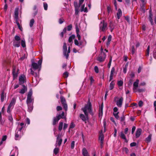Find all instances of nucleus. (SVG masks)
Here are the masks:
<instances>
[{
	"label": "nucleus",
	"instance_id": "f257e3e1",
	"mask_svg": "<svg viewBox=\"0 0 156 156\" xmlns=\"http://www.w3.org/2000/svg\"><path fill=\"white\" fill-rule=\"evenodd\" d=\"M21 37L20 36L16 35L13 40L12 45L15 47H19L20 45Z\"/></svg>",
	"mask_w": 156,
	"mask_h": 156
},
{
	"label": "nucleus",
	"instance_id": "f03ea898",
	"mask_svg": "<svg viewBox=\"0 0 156 156\" xmlns=\"http://www.w3.org/2000/svg\"><path fill=\"white\" fill-rule=\"evenodd\" d=\"M63 53L64 56L66 57V59H67L69 56V53H70L71 50L70 47L68 48L67 51V47L66 43L65 42L64 43L62 48Z\"/></svg>",
	"mask_w": 156,
	"mask_h": 156
},
{
	"label": "nucleus",
	"instance_id": "7ed1b4c3",
	"mask_svg": "<svg viewBox=\"0 0 156 156\" xmlns=\"http://www.w3.org/2000/svg\"><path fill=\"white\" fill-rule=\"evenodd\" d=\"M85 108L86 110H87L88 111L89 113L91 115H94V113L93 112V108L92 107V105L91 102H90V99H88L87 103L85 107L82 108V109H84Z\"/></svg>",
	"mask_w": 156,
	"mask_h": 156
},
{
	"label": "nucleus",
	"instance_id": "20e7f679",
	"mask_svg": "<svg viewBox=\"0 0 156 156\" xmlns=\"http://www.w3.org/2000/svg\"><path fill=\"white\" fill-rule=\"evenodd\" d=\"M106 55L105 53H101L98 55L97 58V60L100 62H102L104 61Z\"/></svg>",
	"mask_w": 156,
	"mask_h": 156
},
{
	"label": "nucleus",
	"instance_id": "39448f33",
	"mask_svg": "<svg viewBox=\"0 0 156 156\" xmlns=\"http://www.w3.org/2000/svg\"><path fill=\"white\" fill-rule=\"evenodd\" d=\"M107 23L105 22L103 20L101 22L99 25L100 30H101L103 32L105 31L107 29Z\"/></svg>",
	"mask_w": 156,
	"mask_h": 156
},
{
	"label": "nucleus",
	"instance_id": "423d86ee",
	"mask_svg": "<svg viewBox=\"0 0 156 156\" xmlns=\"http://www.w3.org/2000/svg\"><path fill=\"white\" fill-rule=\"evenodd\" d=\"M60 99L61 103L62 105L64 108L65 111H66L68 109V106L65 98L64 97L61 96L60 97Z\"/></svg>",
	"mask_w": 156,
	"mask_h": 156
},
{
	"label": "nucleus",
	"instance_id": "0eeeda50",
	"mask_svg": "<svg viewBox=\"0 0 156 156\" xmlns=\"http://www.w3.org/2000/svg\"><path fill=\"white\" fill-rule=\"evenodd\" d=\"M11 60L10 58H7L4 60L3 62V66L6 68L10 67L11 66Z\"/></svg>",
	"mask_w": 156,
	"mask_h": 156
},
{
	"label": "nucleus",
	"instance_id": "6e6552de",
	"mask_svg": "<svg viewBox=\"0 0 156 156\" xmlns=\"http://www.w3.org/2000/svg\"><path fill=\"white\" fill-rule=\"evenodd\" d=\"M19 82L20 85H23L24 83L26 82V77L24 75H21L19 76Z\"/></svg>",
	"mask_w": 156,
	"mask_h": 156
},
{
	"label": "nucleus",
	"instance_id": "1a4fd4ad",
	"mask_svg": "<svg viewBox=\"0 0 156 156\" xmlns=\"http://www.w3.org/2000/svg\"><path fill=\"white\" fill-rule=\"evenodd\" d=\"M19 8H16L15 9L14 12V15L13 16L14 20L19 19Z\"/></svg>",
	"mask_w": 156,
	"mask_h": 156
},
{
	"label": "nucleus",
	"instance_id": "9d476101",
	"mask_svg": "<svg viewBox=\"0 0 156 156\" xmlns=\"http://www.w3.org/2000/svg\"><path fill=\"white\" fill-rule=\"evenodd\" d=\"M139 81V80L137 79L133 83V90L134 92H137V88L138 87Z\"/></svg>",
	"mask_w": 156,
	"mask_h": 156
},
{
	"label": "nucleus",
	"instance_id": "9b49d317",
	"mask_svg": "<svg viewBox=\"0 0 156 156\" xmlns=\"http://www.w3.org/2000/svg\"><path fill=\"white\" fill-rule=\"evenodd\" d=\"M19 71V69L17 70V72H16V67L14 66H13V69H12V74L13 77V80H14L15 78H16L17 76L18 73L17 72Z\"/></svg>",
	"mask_w": 156,
	"mask_h": 156
},
{
	"label": "nucleus",
	"instance_id": "f8f14e48",
	"mask_svg": "<svg viewBox=\"0 0 156 156\" xmlns=\"http://www.w3.org/2000/svg\"><path fill=\"white\" fill-rule=\"evenodd\" d=\"M123 98L121 97L118 100L116 101V105L119 107H121L122 106Z\"/></svg>",
	"mask_w": 156,
	"mask_h": 156
},
{
	"label": "nucleus",
	"instance_id": "ddd939ff",
	"mask_svg": "<svg viewBox=\"0 0 156 156\" xmlns=\"http://www.w3.org/2000/svg\"><path fill=\"white\" fill-rule=\"evenodd\" d=\"M15 23L17 24V26H18L19 29V30L21 31H22L23 28H22V26L20 25V24L19 22L20 21V23H21V21H22L21 20L19 19V20H15Z\"/></svg>",
	"mask_w": 156,
	"mask_h": 156
},
{
	"label": "nucleus",
	"instance_id": "4468645a",
	"mask_svg": "<svg viewBox=\"0 0 156 156\" xmlns=\"http://www.w3.org/2000/svg\"><path fill=\"white\" fill-rule=\"evenodd\" d=\"M23 88L21 89L19 93L21 94H24L27 90V87L24 85H22Z\"/></svg>",
	"mask_w": 156,
	"mask_h": 156
},
{
	"label": "nucleus",
	"instance_id": "2eb2a0df",
	"mask_svg": "<svg viewBox=\"0 0 156 156\" xmlns=\"http://www.w3.org/2000/svg\"><path fill=\"white\" fill-rule=\"evenodd\" d=\"M39 67V65L37 63L33 62L31 65V68L33 69L34 70H36L38 69Z\"/></svg>",
	"mask_w": 156,
	"mask_h": 156
},
{
	"label": "nucleus",
	"instance_id": "dca6fc26",
	"mask_svg": "<svg viewBox=\"0 0 156 156\" xmlns=\"http://www.w3.org/2000/svg\"><path fill=\"white\" fill-rule=\"evenodd\" d=\"M142 130L140 128L138 129L136 133V137L137 138L139 137L141 134Z\"/></svg>",
	"mask_w": 156,
	"mask_h": 156
},
{
	"label": "nucleus",
	"instance_id": "f3484780",
	"mask_svg": "<svg viewBox=\"0 0 156 156\" xmlns=\"http://www.w3.org/2000/svg\"><path fill=\"white\" fill-rule=\"evenodd\" d=\"M153 14L152 13L151 11L150 10L149 11V15L148 17V19L149 21L151 23L152 25L153 24V22L152 19Z\"/></svg>",
	"mask_w": 156,
	"mask_h": 156
},
{
	"label": "nucleus",
	"instance_id": "a211bd4d",
	"mask_svg": "<svg viewBox=\"0 0 156 156\" xmlns=\"http://www.w3.org/2000/svg\"><path fill=\"white\" fill-rule=\"evenodd\" d=\"M20 134L21 133H20V132H19L18 131H16L15 134V139L16 140H19L20 139L21 137V135Z\"/></svg>",
	"mask_w": 156,
	"mask_h": 156
},
{
	"label": "nucleus",
	"instance_id": "6ab92c4d",
	"mask_svg": "<svg viewBox=\"0 0 156 156\" xmlns=\"http://www.w3.org/2000/svg\"><path fill=\"white\" fill-rule=\"evenodd\" d=\"M80 117L82 120L85 123H87L86 120L87 119L86 117L84 115L81 114L80 115Z\"/></svg>",
	"mask_w": 156,
	"mask_h": 156
},
{
	"label": "nucleus",
	"instance_id": "aec40b11",
	"mask_svg": "<svg viewBox=\"0 0 156 156\" xmlns=\"http://www.w3.org/2000/svg\"><path fill=\"white\" fill-rule=\"evenodd\" d=\"M82 154L83 156H89L88 151L85 148H83L82 150Z\"/></svg>",
	"mask_w": 156,
	"mask_h": 156
},
{
	"label": "nucleus",
	"instance_id": "412c9836",
	"mask_svg": "<svg viewBox=\"0 0 156 156\" xmlns=\"http://www.w3.org/2000/svg\"><path fill=\"white\" fill-rule=\"evenodd\" d=\"M122 11L120 9L118 10V12L117 13V16L118 19H119L120 17L122 16Z\"/></svg>",
	"mask_w": 156,
	"mask_h": 156
},
{
	"label": "nucleus",
	"instance_id": "4be33fe9",
	"mask_svg": "<svg viewBox=\"0 0 156 156\" xmlns=\"http://www.w3.org/2000/svg\"><path fill=\"white\" fill-rule=\"evenodd\" d=\"M8 119L10 122L9 124L11 126H12L13 124V119L12 115L11 114H10V115L8 116Z\"/></svg>",
	"mask_w": 156,
	"mask_h": 156
},
{
	"label": "nucleus",
	"instance_id": "5701e85b",
	"mask_svg": "<svg viewBox=\"0 0 156 156\" xmlns=\"http://www.w3.org/2000/svg\"><path fill=\"white\" fill-rule=\"evenodd\" d=\"M103 104H102L101 106L99 108V116L100 117L101 116H102L103 115Z\"/></svg>",
	"mask_w": 156,
	"mask_h": 156
},
{
	"label": "nucleus",
	"instance_id": "b1692460",
	"mask_svg": "<svg viewBox=\"0 0 156 156\" xmlns=\"http://www.w3.org/2000/svg\"><path fill=\"white\" fill-rule=\"evenodd\" d=\"M58 119L59 118V120L61 119H63L65 118V120L66 121V118L64 117V112H62L61 114H59L58 116H56Z\"/></svg>",
	"mask_w": 156,
	"mask_h": 156
},
{
	"label": "nucleus",
	"instance_id": "393cba45",
	"mask_svg": "<svg viewBox=\"0 0 156 156\" xmlns=\"http://www.w3.org/2000/svg\"><path fill=\"white\" fill-rule=\"evenodd\" d=\"M146 3L142 4L140 6V11L143 13H144L145 12V5Z\"/></svg>",
	"mask_w": 156,
	"mask_h": 156
},
{
	"label": "nucleus",
	"instance_id": "a878e982",
	"mask_svg": "<svg viewBox=\"0 0 156 156\" xmlns=\"http://www.w3.org/2000/svg\"><path fill=\"white\" fill-rule=\"evenodd\" d=\"M109 27L111 32H112L114 28V23L112 21H111L109 23Z\"/></svg>",
	"mask_w": 156,
	"mask_h": 156
},
{
	"label": "nucleus",
	"instance_id": "bb28decb",
	"mask_svg": "<svg viewBox=\"0 0 156 156\" xmlns=\"http://www.w3.org/2000/svg\"><path fill=\"white\" fill-rule=\"evenodd\" d=\"M112 38V36L111 35H109L108 36L107 39V41L106 43V46L108 47L110 44V42L111 41Z\"/></svg>",
	"mask_w": 156,
	"mask_h": 156
},
{
	"label": "nucleus",
	"instance_id": "cd10ccee",
	"mask_svg": "<svg viewBox=\"0 0 156 156\" xmlns=\"http://www.w3.org/2000/svg\"><path fill=\"white\" fill-rule=\"evenodd\" d=\"M59 120V118L58 119L56 117H55L53 118V125H55L58 122V120Z\"/></svg>",
	"mask_w": 156,
	"mask_h": 156
},
{
	"label": "nucleus",
	"instance_id": "c85d7f7f",
	"mask_svg": "<svg viewBox=\"0 0 156 156\" xmlns=\"http://www.w3.org/2000/svg\"><path fill=\"white\" fill-rule=\"evenodd\" d=\"M6 97L5 94H4V91H3L1 94V100L2 102H3L4 100V98Z\"/></svg>",
	"mask_w": 156,
	"mask_h": 156
},
{
	"label": "nucleus",
	"instance_id": "c756f323",
	"mask_svg": "<svg viewBox=\"0 0 156 156\" xmlns=\"http://www.w3.org/2000/svg\"><path fill=\"white\" fill-rule=\"evenodd\" d=\"M73 4L75 9H79L80 5H80L79 3L78 5L77 2H74Z\"/></svg>",
	"mask_w": 156,
	"mask_h": 156
},
{
	"label": "nucleus",
	"instance_id": "7c9ffc66",
	"mask_svg": "<svg viewBox=\"0 0 156 156\" xmlns=\"http://www.w3.org/2000/svg\"><path fill=\"white\" fill-rule=\"evenodd\" d=\"M16 102V99L15 98H12L9 104L14 106Z\"/></svg>",
	"mask_w": 156,
	"mask_h": 156
},
{
	"label": "nucleus",
	"instance_id": "2f4dec72",
	"mask_svg": "<svg viewBox=\"0 0 156 156\" xmlns=\"http://www.w3.org/2000/svg\"><path fill=\"white\" fill-rule=\"evenodd\" d=\"M62 140V139H59L58 140H57L56 141V144H57V145L58 146H60L61 144Z\"/></svg>",
	"mask_w": 156,
	"mask_h": 156
},
{
	"label": "nucleus",
	"instance_id": "473e14b6",
	"mask_svg": "<svg viewBox=\"0 0 156 156\" xmlns=\"http://www.w3.org/2000/svg\"><path fill=\"white\" fill-rule=\"evenodd\" d=\"M114 85L115 83L113 81H112L110 83L109 85V90H111L114 88Z\"/></svg>",
	"mask_w": 156,
	"mask_h": 156
},
{
	"label": "nucleus",
	"instance_id": "72a5a7b5",
	"mask_svg": "<svg viewBox=\"0 0 156 156\" xmlns=\"http://www.w3.org/2000/svg\"><path fill=\"white\" fill-rule=\"evenodd\" d=\"M28 108V111L29 112H31L33 110V107L32 105L30 104H27Z\"/></svg>",
	"mask_w": 156,
	"mask_h": 156
},
{
	"label": "nucleus",
	"instance_id": "f704fd0d",
	"mask_svg": "<svg viewBox=\"0 0 156 156\" xmlns=\"http://www.w3.org/2000/svg\"><path fill=\"white\" fill-rule=\"evenodd\" d=\"M20 43H21V46L23 48H25L26 47V42L24 39L23 40H21Z\"/></svg>",
	"mask_w": 156,
	"mask_h": 156
},
{
	"label": "nucleus",
	"instance_id": "c9c22d12",
	"mask_svg": "<svg viewBox=\"0 0 156 156\" xmlns=\"http://www.w3.org/2000/svg\"><path fill=\"white\" fill-rule=\"evenodd\" d=\"M152 135L150 134L146 138V141L148 143L150 142L151 140Z\"/></svg>",
	"mask_w": 156,
	"mask_h": 156
},
{
	"label": "nucleus",
	"instance_id": "e433bc0d",
	"mask_svg": "<svg viewBox=\"0 0 156 156\" xmlns=\"http://www.w3.org/2000/svg\"><path fill=\"white\" fill-rule=\"evenodd\" d=\"M32 100L31 97H27V104H30L32 102Z\"/></svg>",
	"mask_w": 156,
	"mask_h": 156
},
{
	"label": "nucleus",
	"instance_id": "4c0bfd02",
	"mask_svg": "<svg viewBox=\"0 0 156 156\" xmlns=\"http://www.w3.org/2000/svg\"><path fill=\"white\" fill-rule=\"evenodd\" d=\"M63 123L62 122H60L59 123V126H58V130L61 131L62 129V126H63Z\"/></svg>",
	"mask_w": 156,
	"mask_h": 156
},
{
	"label": "nucleus",
	"instance_id": "58836bf2",
	"mask_svg": "<svg viewBox=\"0 0 156 156\" xmlns=\"http://www.w3.org/2000/svg\"><path fill=\"white\" fill-rule=\"evenodd\" d=\"M82 110L83 111V112H84V114L85 115V116L86 117V118H87V119H88V112H87V111L86 110L85 108L84 109H82Z\"/></svg>",
	"mask_w": 156,
	"mask_h": 156
},
{
	"label": "nucleus",
	"instance_id": "ea45409f",
	"mask_svg": "<svg viewBox=\"0 0 156 156\" xmlns=\"http://www.w3.org/2000/svg\"><path fill=\"white\" fill-rule=\"evenodd\" d=\"M125 120V117L124 115H123L122 117H121L120 118V121L121 122H123V124L124 125L126 124V122L124 121Z\"/></svg>",
	"mask_w": 156,
	"mask_h": 156
},
{
	"label": "nucleus",
	"instance_id": "a19ab883",
	"mask_svg": "<svg viewBox=\"0 0 156 156\" xmlns=\"http://www.w3.org/2000/svg\"><path fill=\"white\" fill-rule=\"evenodd\" d=\"M120 137L122 139L125 140H126V136L122 132L121 133V135L120 136Z\"/></svg>",
	"mask_w": 156,
	"mask_h": 156
},
{
	"label": "nucleus",
	"instance_id": "79ce46f5",
	"mask_svg": "<svg viewBox=\"0 0 156 156\" xmlns=\"http://www.w3.org/2000/svg\"><path fill=\"white\" fill-rule=\"evenodd\" d=\"M34 22V19H32L30 20V27H33Z\"/></svg>",
	"mask_w": 156,
	"mask_h": 156
},
{
	"label": "nucleus",
	"instance_id": "37998d69",
	"mask_svg": "<svg viewBox=\"0 0 156 156\" xmlns=\"http://www.w3.org/2000/svg\"><path fill=\"white\" fill-rule=\"evenodd\" d=\"M123 81L120 80L118 81L117 84L119 87H121L123 85Z\"/></svg>",
	"mask_w": 156,
	"mask_h": 156
},
{
	"label": "nucleus",
	"instance_id": "c03bdc74",
	"mask_svg": "<svg viewBox=\"0 0 156 156\" xmlns=\"http://www.w3.org/2000/svg\"><path fill=\"white\" fill-rule=\"evenodd\" d=\"M107 11L108 13H109L110 12H112V10L111 8V6L110 5L108 6L107 7Z\"/></svg>",
	"mask_w": 156,
	"mask_h": 156
},
{
	"label": "nucleus",
	"instance_id": "a18cd8bd",
	"mask_svg": "<svg viewBox=\"0 0 156 156\" xmlns=\"http://www.w3.org/2000/svg\"><path fill=\"white\" fill-rule=\"evenodd\" d=\"M131 51L132 54V55H133L134 54V53L135 52V47H134V46L133 45L131 46Z\"/></svg>",
	"mask_w": 156,
	"mask_h": 156
},
{
	"label": "nucleus",
	"instance_id": "49530a36",
	"mask_svg": "<svg viewBox=\"0 0 156 156\" xmlns=\"http://www.w3.org/2000/svg\"><path fill=\"white\" fill-rule=\"evenodd\" d=\"M59 151V149L58 148L56 147L54 150V153L55 155H56Z\"/></svg>",
	"mask_w": 156,
	"mask_h": 156
},
{
	"label": "nucleus",
	"instance_id": "de8ad7c7",
	"mask_svg": "<svg viewBox=\"0 0 156 156\" xmlns=\"http://www.w3.org/2000/svg\"><path fill=\"white\" fill-rule=\"evenodd\" d=\"M32 94V91L31 89H30L29 91L27 97H31Z\"/></svg>",
	"mask_w": 156,
	"mask_h": 156
},
{
	"label": "nucleus",
	"instance_id": "09e8293b",
	"mask_svg": "<svg viewBox=\"0 0 156 156\" xmlns=\"http://www.w3.org/2000/svg\"><path fill=\"white\" fill-rule=\"evenodd\" d=\"M68 76L69 73L67 71L65 72L63 74V76L65 78H67Z\"/></svg>",
	"mask_w": 156,
	"mask_h": 156
},
{
	"label": "nucleus",
	"instance_id": "8fccbe9b",
	"mask_svg": "<svg viewBox=\"0 0 156 156\" xmlns=\"http://www.w3.org/2000/svg\"><path fill=\"white\" fill-rule=\"evenodd\" d=\"M119 113V112H117L116 113H113V114L114 116L115 117L116 119H118L119 118V116L118 114Z\"/></svg>",
	"mask_w": 156,
	"mask_h": 156
},
{
	"label": "nucleus",
	"instance_id": "3c124183",
	"mask_svg": "<svg viewBox=\"0 0 156 156\" xmlns=\"http://www.w3.org/2000/svg\"><path fill=\"white\" fill-rule=\"evenodd\" d=\"M31 73L32 75H33L34 76L36 77L37 76V73H35L33 70L32 69H30Z\"/></svg>",
	"mask_w": 156,
	"mask_h": 156
},
{
	"label": "nucleus",
	"instance_id": "603ef678",
	"mask_svg": "<svg viewBox=\"0 0 156 156\" xmlns=\"http://www.w3.org/2000/svg\"><path fill=\"white\" fill-rule=\"evenodd\" d=\"M112 57L111 56H110V60L109 62V63L108 65V68H110L111 65V64L112 62Z\"/></svg>",
	"mask_w": 156,
	"mask_h": 156
},
{
	"label": "nucleus",
	"instance_id": "864d4df0",
	"mask_svg": "<svg viewBox=\"0 0 156 156\" xmlns=\"http://www.w3.org/2000/svg\"><path fill=\"white\" fill-rule=\"evenodd\" d=\"M43 5L44 9L45 10H47L48 9V4L47 3L44 2L43 3Z\"/></svg>",
	"mask_w": 156,
	"mask_h": 156
},
{
	"label": "nucleus",
	"instance_id": "5fc2aeb1",
	"mask_svg": "<svg viewBox=\"0 0 156 156\" xmlns=\"http://www.w3.org/2000/svg\"><path fill=\"white\" fill-rule=\"evenodd\" d=\"M75 146V141H72L71 144V148L72 149H74Z\"/></svg>",
	"mask_w": 156,
	"mask_h": 156
},
{
	"label": "nucleus",
	"instance_id": "6e6d98bb",
	"mask_svg": "<svg viewBox=\"0 0 156 156\" xmlns=\"http://www.w3.org/2000/svg\"><path fill=\"white\" fill-rule=\"evenodd\" d=\"M6 1H7V0H4V2L5 3V5H4V10L5 11H6L7 9V7H8L6 3Z\"/></svg>",
	"mask_w": 156,
	"mask_h": 156
},
{
	"label": "nucleus",
	"instance_id": "4d7b16f0",
	"mask_svg": "<svg viewBox=\"0 0 156 156\" xmlns=\"http://www.w3.org/2000/svg\"><path fill=\"white\" fill-rule=\"evenodd\" d=\"M72 24H70L67 27V30L68 31H70L72 29Z\"/></svg>",
	"mask_w": 156,
	"mask_h": 156
},
{
	"label": "nucleus",
	"instance_id": "13d9d810",
	"mask_svg": "<svg viewBox=\"0 0 156 156\" xmlns=\"http://www.w3.org/2000/svg\"><path fill=\"white\" fill-rule=\"evenodd\" d=\"M23 128V127H21L20 126H18L17 128V131H18L19 132H20V133H21V131L22 129Z\"/></svg>",
	"mask_w": 156,
	"mask_h": 156
},
{
	"label": "nucleus",
	"instance_id": "bf43d9fd",
	"mask_svg": "<svg viewBox=\"0 0 156 156\" xmlns=\"http://www.w3.org/2000/svg\"><path fill=\"white\" fill-rule=\"evenodd\" d=\"M149 51H150V46H148V47L147 48V54H146V56H148L149 55Z\"/></svg>",
	"mask_w": 156,
	"mask_h": 156
},
{
	"label": "nucleus",
	"instance_id": "052dcab7",
	"mask_svg": "<svg viewBox=\"0 0 156 156\" xmlns=\"http://www.w3.org/2000/svg\"><path fill=\"white\" fill-rule=\"evenodd\" d=\"M94 69L95 72L96 73H98L99 72V69L98 66H96L94 67Z\"/></svg>",
	"mask_w": 156,
	"mask_h": 156
},
{
	"label": "nucleus",
	"instance_id": "680f3d73",
	"mask_svg": "<svg viewBox=\"0 0 156 156\" xmlns=\"http://www.w3.org/2000/svg\"><path fill=\"white\" fill-rule=\"evenodd\" d=\"M75 126V124L73 123V122H72L71 123L69 126V128L72 129L74 128Z\"/></svg>",
	"mask_w": 156,
	"mask_h": 156
},
{
	"label": "nucleus",
	"instance_id": "e2e57ef3",
	"mask_svg": "<svg viewBox=\"0 0 156 156\" xmlns=\"http://www.w3.org/2000/svg\"><path fill=\"white\" fill-rule=\"evenodd\" d=\"M99 138L100 139V141H101L102 142V141H103L104 139L103 135V134L99 136Z\"/></svg>",
	"mask_w": 156,
	"mask_h": 156
},
{
	"label": "nucleus",
	"instance_id": "0e129e2a",
	"mask_svg": "<svg viewBox=\"0 0 156 156\" xmlns=\"http://www.w3.org/2000/svg\"><path fill=\"white\" fill-rule=\"evenodd\" d=\"M74 42V44L76 45L80 46V45H79V43L76 39H75Z\"/></svg>",
	"mask_w": 156,
	"mask_h": 156
},
{
	"label": "nucleus",
	"instance_id": "69168bd1",
	"mask_svg": "<svg viewBox=\"0 0 156 156\" xmlns=\"http://www.w3.org/2000/svg\"><path fill=\"white\" fill-rule=\"evenodd\" d=\"M138 105L139 107H141L143 105V102L142 101H140L138 103Z\"/></svg>",
	"mask_w": 156,
	"mask_h": 156
},
{
	"label": "nucleus",
	"instance_id": "338daca9",
	"mask_svg": "<svg viewBox=\"0 0 156 156\" xmlns=\"http://www.w3.org/2000/svg\"><path fill=\"white\" fill-rule=\"evenodd\" d=\"M64 20L63 19L60 18L59 19V23L60 24H61L64 22Z\"/></svg>",
	"mask_w": 156,
	"mask_h": 156
},
{
	"label": "nucleus",
	"instance_id": "774afa93",
	"mask_svg": "<svg viewBox=\"0 0 156 156\" xmlns=\"http://www.w3.org/2000/svg\"><path fill=\"white\" fill-rule=\"evenodd\" d=\"M136 145V142H133L130 144V146L131 147L135 146Z\"/></svg>",
	"mask_w": 156,
	"mask_h": 156
}]
</instances>
